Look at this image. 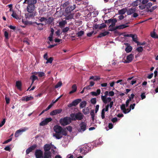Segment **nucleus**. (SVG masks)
Listing matches in <instances>:
<instances>
[{
    "label": "nucleus",
    "mask_w": 158,
    "mask_h": 158,
    "mask_svg": "<svg viewBox=\"0 0 158 158\" xmlns=\"http://www.w3.org/2000/svg\"><path fill=\"white\" fill-rule=\"evenodd\" d=\"M36 15V12H33L26 13L25 15L27 19H29L30 18H34V16Z\"/></svg>",
    "instance_id": "ddd939ff"
},
{
    "label": "nucleus",
    "mask_w": 158,
    "mask_h": 158,
    "mask_svg": "<svg viewBox=\"0 0 158 158\" xmlns=\"http://www.w3.org/2000/svg\"><path fill=\"white\" fill-rule=\"evenodd\" d=\"M62 85V82L60 81L55 86V88L56 89L61 86Z\"/></svg>",
    "instance_id": "a18cd8bd"
},
{
    "label": "nucleus",
    "mask_w": 158,
    "mask_h": 158,
    "mask_svg": "<svg viewBox=\"0 0 158 158\" xmlns=\"http://www.w3.org/2000/svg\"><path fill=\"white\" fill-rule=\"evenodd\" d=\"M30 79H31L32 81L31 84V85L35 81L38 79V77L36 76L35 75H33L31 77Z\"/></svg>",
    "instance_id": "c756f323"
},
{
    "label": "nucleus",
    "mask_w": 158,
    "mask_h": 158,
    "mask_svg": "<svg viewBox=\"0 0 158 158\" xmlns=\"http://www.w3.org/2000/svg\"><path fill=\"white\" fill-rule=\"evenodd\" d=\"M39 18H40V17H39ZM39 21L41 22H42L44 21H46V20H47V19L45 17H41L40 19H39Z\"/></svg>",
    "instance_id": "13d9d810"
},
{
    "label": "nucleus",
    "mask_w": 158,
    "mask_h": 158,
    "mask_svg": "<svg viewBox=\"0 0 158 158\" xmlns=\"http://www.w3.org/2000/svg\"><path fill=\"white\" fill-rule=\"evenodd\" d=\"M11 16L14 18H15L17 19H19V17L18 15L15 13H14V11L13 12V13L11 15Z\"/></svg>",
    "instance_id": "ea45409f"
},
{
    "label": "nucleus",
    "mask_w": 158,
    "mask_h": 158,
    "mask_svg": "<svg viewBox=\"0 0 158 158\" xmlns=\"http://www.w3.org/2000/svg\"><path fill=\"white\" fill-rule=\"evenodd\" d=\"M44 149L45 152H50L49 150L51 149L50 145L48 144H46L44 146Z\"/></svg>",
    "instance_id": "4be33fe9"
},
{
    "label": "nucleus",
    "mask_w": 158,
    "mask_h": 158,
    "mask_svg": "<svg viewBox=\"0 0 158 158\" xmlns=\"http://www.w3.org/2000/svg\"><path fill=\"white\" fill-rule=\"evenodd\" d=\"M127 12V9L126 8H123L118 11L119 14L123 15L126 12Z\"/></svg>",
    "instance_id": "bb28decb"
},
{
    "label": "nucleus",
    "mask_w": 158,
    "mask_h": 158,
    "mask_svg": "<svg viewBox=\"0 0 158 158\" xmlns=\"http://www.w3.org/2000/svg\"><path fill=\"white\" fill-rule=\"evenodd\" d=\"M36 74H38L40 77H42L45 76V73L43 72H39L36 73Z\"/></svg>",
    "instance_id": "c9c22d12"
},
{
    "label": "nucleus",
    "mask_w": 158,
    "mask_h": 158,
    "mask_svg": "<svg viewBox=\"0 0 158 158\" xmlns=\"http://www.w3.org/2000/svg\"><path fill=\"white\" fill-rule=\"evenodd\" d=\"M11 145H10L9 146H7L6 147H5L4 148V150L10 152V146Z\"/></svg>",
    "instance_id": "680f3d73"
},
{
    "label": "nucleus",
    "mask_w": 158,
    "mask_h": 158,
    "mask_svg": "<svg viewBox=\"0 0 158 158\" xmlns=\"http://www.w3.org/2000/svg\"><path fill=\"white\" fill-rule=\"evenodd\" d=\"M64 16L66 20H71L73 18L74 14H65Z\"/></svg>",
    "instance_id": "a211bd4d"
},
{
    "label": "nucleus",
    "mask_w": 158,
    "mask_h": 158,
    "mask_svg": "<svg viewBox=\"0 0 158 158\" xmlns=\"http://www.w3.org/2000/svg\"><path fill=\"white\" fill-rule=\"evenodd\" d=\"M126 105L124 104H122L120 106V108L124 114H127L130 112L131 111V108L126 109Z\"/></svg>",
    "instance_id": "9b49d317"
},
{
    "label": "nucleus",
    "mask_w": 158,
    "mask_h": 158,
    "mask_svg": "<svg viewBox=\"0 0 158 158\" xmlns=\"http://www.w3.org/2000/svg\"><path fill=\"white\" fill-rule=\"evenodd\" d=\"M76 8V5L69 6L67 7L65 10V13L70 14H71V12Z\"/></svg>",
    "instance_id": "39448f33"
},
{
    "label": "nucleus",
    "mask_w": 158,
    "mask_h": 158,
    "mask_svg": "<svg viewBox=\"0 0 158 158\" xmlns=\"http://www.w3.org/2000/svg\"><path fill=\"white\" fill-rule=\"evenodd\" d=\"M69 30V28L68 27H66L62 29V31L64 33L68 32Z\"/></svg>",
    "instance_id": "3c124183"
},
{
    "label": "nucleus",
    "mask_w": 158,
    "mask_h": 158,
    "mask_svg": "<svg viewBox=\"0 0 158 158\" xmlns=\"http://www.w3.org/2000/svg\"><path fill=\"white\" fill-rule=\"evenodd\" d=\"M131 96V97H129V99L127 100L126 102V106L127 107L128 106L130 102L131 101L132 99L134 98L135 95L134 94H132Z\"/></svg>",
    "instance_id": "412c9836"
},
{
    "label": "nucleus",
    "mask_w": 158,
    "mask_h": 158,
    "mask_svg": "<svg viewBox=\"0 0 158 158\" xmlns=\"http://www.w3.org/2000/svg\"><path fill=\"white\" fill-rule=\"evenodd\" d=\"M67 23V22L66 20H63L59 22V25L60 27H64Z\"/></svg>",
    "instance_id": "2f4dec72"
},
{
    "label": "nucleus",
    "mask_w": 158,
    "mask_h": 158,
    "mask_svg": "<svg viewBox=\"0 0 158 158\" xmlns=\"http://www.w3.org/2000/svg\"><path fill=\"white\" fill-rule=\"evenodd\" d=\"M80 127L78 131L82 133L86 129V124L84 122H81L80 124Z\"/></svg>",
    "instance_id": "0eeeda50"
},
{
    "label": "nucleus",
    "mask_w": 158,
    "mask_h": 158,
    "mask_svg": "<svg viewBox=\"0 0 158 158\" xmlns=\"http://www.w3.org/2000/svg\"><path fill=\"white\" fill-rule=\"evenodd\" d=\"M136 11V9L135 8L129 9L128 10H127V14L128 15H130L133 14Z\"/></svg>",
    "instance_id": "6ab92c4d"
},
{
    "label": "nucleus",
    "mask_w": 158,
    "mask_h": 158,
    "mask_svg": "<svg viewBox=\"0 0 158 158\" xmlns=\"http://www.w3.org/2000/svg\"><path fill=\"white\" fill-rule=\"evenodd\" d=\"M55 133L53 134V136L57 139H60L62 137V135L66 136L67 133L65 129H64L60 126L56 125L53 127Z\"/></svg>",
    "instance_id": "f257e3e1"
},
{
    "label": "nucleus",
    "mask_w": 158,
    "mask_h": 158,
    "mask_svg": "<svg viewBox=\"0 0 158 158\" xmlns=\"http://www.w3.org/2000/svg\"><path fill=\"white\" fill-rule=\"evenodd\" d=\"M35 155L36 158H42L43 157V152L40 149H37L35 152Z\"/></svg>",
    "instance_id": "6e6552de"
},
{
    "label": "nucleus",
    "mask_w": 158,
    "mask_h": 158,
    "mask_svg": "<svg viewBox=\"0 0 158 158\" xmlns=\"http://www.w3.org/2000/svg\"><path fill=\"white\" fill-rule=\"evenodd\" d=\"M84 34V31H80L78 32L77 33V35L78 37H80L82 36Z\"/></svg>",
    "instance_id": "c03bdc74"
},
{
    "label": "nucleus",
    "mask_w": 158,
    "mask_h": 158,
    "mask_svg": "<svg viewBox=\"0 0 158 158\" xmlns=\"http://www.w3.org/2000/svg\"><path fill=\"white\" fill-rule=\"evenodd\" d=\"M100 77L98 76H91L90 78L89 79L90 80H93L94 81H97L98 80H100Z\"/></svg>",
    "instance_id": "c85d7f7f"
},
{
    "label": "nucleus",
    "mask_w": 158,
    "mask_h": 158,
    "mask_svg": "<svg viewBox=\"0 0 158 158\" xmlns=\"http://www.w3.org/2000/svg\"><path fill=\"white\" fill-rule=\"evenodd\" d=\"M151 36L154 38H158V35L156 34L155 32L154 31L151 33Z\"/></svg>",
    "instance_id": "58836bf2"
},
{
    "label": "nucleus",
    "mask_w": 158,
    "mask_h": 158,
    "mask_svg": "<svg viewBox=\"0 0 158 158\" xmlns=\"http://www.w3.org/2000/svg\"><path fill=\"white\" fill-rule=\"evenodd\" d=\"M62 111V109H56L51 111L50 114L52 116L61 113Z\"/></svg>",
    "instance_id": "2eb2a0df"
},
{
    "label": "nucleus",
    "mask_w": 158,
    "mask_h": 158,
    "mask_svg": "<svg viewBox=\"0 0 158 158\" xmlns=\"http://www.w3.org/2000/svg\"><path fill=\"white\" fill-rule=\"evenodd\" d=\"M117 29H119V26H116L115 27H111V28H110L109 29V31H115V33H116V32L117 31H115V30H116Z\"/></svg>",
    "instance_id": "72a5a7b5"
},
{
    "label": "nucleus",
    "mask_w": 158,
    "mask_h": 158,
    "mask_svg": "<svg viewBox=\"0 0 158 158\" xmlns=\"http://www.w3.org/2000/svg\"><path fill=\"white\" fill-rule=\"evenodd\" d=\"M66 129L71 132L72 131V128L71 126H69L66 127Z\"/></svg>",
    "instance_id": "774afa93"
},
{
    "label": "nucleus",
    "mask_w": 158,
    "mask_h": 158,
    "mask_svg": "<svg viewBox=\"0 0 158 158\" xmlns=\"http://www.w3.org/2000/svg\"><path fill=\"white\" fill-rule=\"evenodd\" d=\"M23 23L25 25H28V24H32V22H28V21H23Z\"/></svg>",
    "instance_id": "052dcab7"
},
{
    "label": "nucleus",
    "mask_w": 158,
    "mask_h": 158,
    "mask_svg": "<svg viewBox=\"0 0 158 158\" xmlns=\"http://www.w3.org/2000/svg\"><path fill=\"white\" fill-rule=\"evenodd\" d=\"M16 85L18 89L21 90L22 83L20 81H17L16 83Z\"/></svg>",
    "instance_id": "a878e982"
},
{
    "label": "nucleus",
    "mask_w": 158,
    "mask_h": 158,
    "mask_svg": "<svg viewBox=\"0 0 158 158\" xmlns=\"http://www.w3.org/2000/svg\"><path fill=\"white\" fill-rule=\"evenodd\" d=\"M51 118H47L41 122L40 123V125L44 126L47 125L48 123L52 121Z\"/></svg>",
    "instance_id": "1a4fd4ad"
},
{
    "label": "nucleus",
    "mask_w": 158,
    "mask_h": 158,
    "mask_svg": "<svg viewBox=\"0 0 158 158\" xmlns=\"http://www.w3.org/2000/svg\"><path fill=\"white\" fill-rule=\"evenodd\" d=\"M136 50L139 52H141L143 50V48L142 47H139L137 48L136 49Z\"/></svg>",
    "instance_id": "5fc2aeb1"
},
{
    "label": "nucleus",
    "mask_w": 158,
    "mask_h": 158,
    "mask_svg": "<svg viewBox=\"0 0 158 158\" xmlns=\"http://www.w3.org/2000/svg\"><path fill=\"white\" fill-rule=\"evenodd\" d=\"M60 122L62 126L67 125L71 123V118L67 116L63 118H61L60 120Z\"/></svg>",
    "instance_id": "f03ea898"
},
{
    "label": "nucleus",
    "mask_w": 158,
    "mask_h": 158,
    "mask_svg": "<svg viewBox=\"0 0 158 158\" xmlns=\"http://www.w3.org/2000/svg\"><path fill=\"white\" fill-rule=\"evenodd\" d=\"M6 122V119L4 118L3 120L0 123V127H2L5 124Z\"/></svg>",
    "instance_id": "e2e57ef3"
},
{
    "label": "nucleus",
    "mask_w": 158,
    "mask_h": 158,
    "mask_svg": "<svg viewBox=\"0 0 158 158\" xmlns=\"http://www.w3.org/2000/svg\"><path fill=\"white\" fill-rule=\"evenodd\" d=\"M140 96L141 98V99L142 100L145 98H146L145 93H142L140 95Z\"/></svg>",
    "instance_id": "0e129e2a"
},
{
    "label": "nucleus",
    "mask_w": 158,
    "mask_h": 158,
    "mask_svg": "<svg viewBox=\"0 0 158 158\" xmlns=\"http://www.w3.org/2000/svg\"><path fill=\"white\" fill-rule=\"evenodd\" d=\"M72 90H73L76 91L77 90V86L76 85L73 84L72 87Z\"/></svg>",
    "instance_id": "338daca9"
},
{
    "label": "nucleus",
    "mask_w": 158,
    "mask_h": 158,
    "mask_svg": "<svg viewBox=\"0 0 158 158\" xmlns=\"http://www.w3.org/2000/svg\"><path fill=\"white\" fill-rule=\"evenodd\" d=\"M54 19L53 17H49L46 20V23L48 24H50L51 23L54 21Z\"/></svg>",
    "instance_id": "cd10ccee"
},
{
    "label": "nucleus",
    "mask_w": 158,
    "mask_h": 158,
    "mask_svg": "<svg viewBox=\"0 0 158 158\" xmlns=\"http://www.w3.org/2000/svg\"><path fill=\"white\" fill-rule=\"evenodd\" d=\"M42 158H52V153L50 152H44Z\"/></svg>",
    "instance_id": "aec40b11"
},
{
    "label": "nucleus",
    "mask_w": 158,
    "mask_h": 158,
    "mask_svg": "<svg viewBox=\"0 0 158 158\" xmlns=\"http://www.w3.org/2000/svg\"><path fill=\"white\" fill-rule=\"evenodd\" d=\"M44 24L42 23H40V24H39V26H38L37 28L39 30H41L43 29V26Z\"/></svg>",
    "instance_id": "603ef678"
},
{
    "label": "nucleus",
    "mask_w": 158,
    "mask_h": 158,
    "mask_svg": "<svg viewBox=\"0 0 158 158\" xmlns=\"http://www.w3.org/2000/svg\"><path fill=\"white\" fill-rule=\"evenodd\" d=\"M75 114L76 120H81L83 118L84 116L81 112H78Z\"/></svg>",
    "instance_id": "dca6fc26"
},
{
    "label": "nucleus",
    "mask_w": 158,
    "mask_h": 158,
    "mask_svg": "<svg viewBox=\"0 0 158 158\" xmlns=\"http://www.w3.org/2000/svg\"><path fill=\"white\" fill-rule=\"evenodd\" d=\"M152 3L151 2H150L147 3L146 5H145V6L146 7L147 9H148L152 6Z\"/></svg>",
    "instance_id": "864d4df0"
},
{
    "label": "nucleus",
    "mask_w": 158,
    "mask_h": 158,
    "mask_svg": "<svg viewBox=\"0 0 158 158\" xmlns=\"http://www.w3.org/2000/svg\"><path fill=\"white\" fill-rule=\"evenodd\" d=\"M134 55L132 54H130L127 56V60H126L125 62L126 63H129L132 61Z\"/></svg>",
    "instance_id": "f3484780"
},
{
    "label": "nucleus",
    "mask_w": 158,
    "mask_h": 158,
    "mask_svg": "<svg viewBox=\"0 0 158 158\" xmlns=\"http://www.w3.org/2000/svg\"><path fill=\"white\" fill-rule=\"evenodd\" d=\"M69 1H67L63 3L61 6L63 7H65L68 6L69 5Z\"/></svg>",
    "instance_id": "8fccbe9b"
},
{
    "label": "nucleus",
    "mask_w": 158,
    "mask_h": 158,
    "mask_svg": "<svg viewBox=\"0 0 158 158\" xmlns=\"http://www.w3.org/2000/svg\"><path fill=\"white\" fill-rule=\"evenodd\" d=\"M106 26V24H105L104 23H102L100 24V26H99V29H102V28H105Z\"/></svg>",
    "instance_id": "09e8293b"
},
{
    "label": "nucleus",
    "mask_w": 158,
    "mask_h": 158,
    "mask_svg": "<svg viewBox=\"0 0 158 158\" xmlns=\"http://www.w3.org/2000/svg\"><path fill=\"white\" fill-rule=\"evenodd\" d=\"M33 98L32 96H29V97L27 96L25 98V100L26 101H29L32 100V99H33Z\"/></svg>",
    "instance_id": "6e6d98bb"
},
{
    "label": "nucleus",
    "mask_w": 158,
    "mask_h": 158,
    "mask_svg": "<svg viewBox=\"0 0 158 158\" xmlns=\"http://www.w3.org/2000/svg\"><path fill=\"white\" fill-rule=\"evenodd\" d=\"M62 96L63 95H60V97H59L58 98H57L55 101L53 100L52 101V104H53L56 103Z\"/></svg>",
    "instance_id": "bf43d9fd"
},
{
    "label": "nucleus",
    "mask_w": 158,
    "mask_h": 158,
    "mask_svg": "<svg viewBox=\"0 0 158 158\" xmlns=\"http://www.w3.org/2000/svg\"><path fill=\"white\" fill-rule=\"evenodd\" d=\"M131 37L133 41L137 43V45L139 44V43H140V42L137 41V36L136 35H133L131 36Z\"/></svg>",
    "instance_id": "b1692460"
},
{
    "label": "nucleus",
    "mask_w": 158,
    "mask_h": 158,
    "mask_svg": "<svg viewBox=\"0 0 158 158\" xmlns=\"http://www.w3.org/2000/svg\"><path fill=\"white\" fill-rule=\"evenodd\" d=\"M81 101V99H76L71 103L68 105V106L69 107H71L73 106H76Z\"/></svg>",
    "instance_id": "423d86ee"
},
{
    "label": "nucleus",
    "mask_w": 158,
    "mask_h": 158,
    "mask_svg": "<svg viewBox=\"0 0 158 158\" xmlns=\"http://www.w3.org/2000/svg\"><path fill=\"white\" fill-rule=\"evenodd\" d=\"M105 108H104L102 109V112H101V118L102 119H104L105 117Z\"/></svg>",
    "instance_id": "a19ab883"
},
{
    "label": "nucleus",
    "mask_w": 158,
    "mask_h": 158,
    "mask_svg": "<svg viewBox=\"0 0 158 158\" xmlns=\"http://www.w3.org/2000/svg\"><path fill=\"white\" fill-rule=\"evenodd\" d=\"M117 29H119V26H116L115 27H111V28H110L109 29V31H115V33H116V32L117 31H115V30H116Z\"/></svg>",
    "instance_id": "f704fd0d"
},
{
    "label": "nucleus",
    "mask_w": 158,
    "mask_h": 158,
    "mask_svg": "<svg viewBox=\"0 0 158 158\" xmlns=\"http://www.w3.org/2000/svg\"><path fill=\"white\" fill-rule=\"evenodd\" d=\"M53 60V57H50L49 58H47V59L46 60L47 61L46 62V63L47 64L48 63H51L52 62V61Z\"/></svg>",
    "instance_id": "37998d69"
},
{
    "label": "nucleus",
    "mask_w": 158,
    "mask_h": 158,
    "mask_svg": "<svg viewBox=\"0 0 158 158\" xmlns=\"http://www.w3.org/2000/svg\"><path fill=\"white\" fill-rule=\"evenodd\" d=\"M128 26V25H126L125 24H122L119 26V29H123Z\"/></svg>",
    "instance_id": "49530a36"
},
{
    "label": "nucleus",
    "mask_w": 158,
    "mask_h": 158,
    "mask_svg": "<svg viewBox=\"0 0 158 158\" xmlns=\"http://www.w3.org/2000/svg\"><path fill=\"white\" fill-rule=\"evenodd\" d=\"M35 8V5H28L27 8V10L28 12L31 13L36 12L34 11Z\"/></svg>",
    "instance_id": "f8f14e48"
},
{
    "label": "nucleus",
    "mask_w": 158,
    "mask_h": 158,
    "mask_svg": "<svg viewBox=\"0 0 158 158\" xmlns=\"http://www.w3.org/2000/svg\"><path fill=\"white\" fill-rule=\"evenodd\" d=\"M113 19H108V20H106L105 21V23H110L112 21Z\"/></svg>",
    "instance_id": "69168bd1"
},
{
    "label": "nucleus",
    "mask_w": 158,
    "mask_h": 158,
    "mask_svg": "<svg viewBox=\"0 0 158 158\" xmlns=\"http://www.w3.org/2000/svg\"><path fill=\"white\" fill-rule=\"evenodd\" d=\"M27 129L28 128L27 127H25L23 129H20L17 130L15 133V136L16 137H18L19 135L21 134V133L26 131Z\"/></svg>",
    "instance_id": "9d476101"
},
{
    "label": "nucleus",
    "mask_w": 158,
    "mask_h": 158,
    "mask_svg": "<svg viewBox=\"0 0 158 158\" xmlns=\"http://www.w3.org/2000/svg\"><path fill=\"white\" fill-rule=\"evenodd\" d=\"M138 1L136 0L133 2L131 4V6L134 7L137 6L138 5Z\"/></svg>",
    "instance_id": "79ce46f5"
},
{
    "label": "nucleus",
    "mask_w": 158,
    "mask_h": 158,
    "mask_svg": "<svg viewBox=\"0 0 158 158\" xmlns=\"http://www.w3.org/2000/svg\"><path fill=\"white\" fill-rule=\"evenodd\" d=\"M132 50V47L129 45L127 46V47L125 48V50L126 52L127 53L131 52Z\"/></svg>",
    "instance_id": "473e14b6"
},
{
    "label": "nucleus",
    "mask_w": 158,
    "mask_h": 158,
    "mask_svg": "<svg viewBox=\"0 0 158 158\" xmlns=\"http://www.w3.org/2000/svg\"><path fill=\"white\" fill-rule=\"evenodd\" d=\"M91 103L94 105L95 104L96 102V98H93L90 100Z\"/></svg>",
    "instance_id": "de8ad7c7"
},
{
    "label": "nucleus",
    "mask_w": 158,
    "mask_h": 158,
    "mask_svg": "<svg viewBox=\"0 0 158 158\" xmlns=\"http://www.w3.org/2000/svg\"><path fill=\"white\" fill-rule=\"evenodd\" d=\"M82 112L85 114H88L89 113V110L88 108L87 107L85 109H83Z\"/></svg>",
    "instance_id": "4c0bfd02"
},
{
    "label": "nucleus",
    "mask_w": 158,
    "mask_h": 158,
    "mask_svg": "<svg viewBox=\"0 0 158 158\" xmlns=\"http://www.w3.org/2000/svg\"><path fill=\"white\" fill-rule=\"evenodd\" d=\"M5 99L6 101V103L7 104H8L10 103V98L7 97L6 95L5 96Z\"/></svg>",
    "instance_id": "4d7b16f0"
},
{
    "label": "nucleus",
    "mask_w": 158,
    "mask_h": 158,
    "mask_svg": "<svg viewBox=\"0 0 158 158\" xmlns=\"http://www.w3.org/2000/svg\"><path fill=\"white\" fill-rule=\"evenodd\" d=\"M37 0H28L27 2V4L28 5H34L36 3Z\"/></svg>",
    "instance_id": "393cba45"
},
{
    "label": "nucleus",
    "mask_w": 158,
    "mask_h": 158,
    "mask_svg": "<svg viewBox=\"0 0 158 158\" xmlns=\"http://www.w3.org/2000/svg\"><path fill=\"white\" fill-rule=\"evenodd\" d=\"M87 102L85 101H83L81 102L80 104V108H83L85 107L86 105Z\"/></svg>",
    "instance_id": "7c9ffc66"
},
{
    "label": "nucleus",
    "mask_w": 158,
    "mask_h": 158,
    "mask_svg": "<svg viewBox=\"0 0 158 158\" xmlns=\"http://www.w3.org/2000/svg\"><path fill=\"white\" fill-rule=\"evenodd\" d=\"M109 93L108 91H106L105 93V95H102L101 98L102 100L104 103L106 104L108 102H110L111 101V98L110 97H108L107 98V96Z\"/></svg>",
    "instance_id": "7ed1b4c3"
},
{
    "label": "nucleus",
    "mask_w": 158,
    "mask_h": 158,
    "mask_svg": "<svg viewBox=\"0 0 158 158\" xmlns=\"http://www.w3.org/2000/svg\"><path fill=\"white\" fill-rule=\"evenodd\" d=\"M37 145L36 144L33 145L29 147L26 150V154H28L30 152H31L33 150H35V149L36 148Z\"/></svg>",
    "instance_id": "4468645a"
},
{
    "label": "nucleus",
    "mask_w": 158,
    "mask_h": 158,
    "mask_svg": "<svg viewBox=\"0 0 158 158\" xmlns=\"http://www.w3.org/2000/svg\"><path fill=\"white\" fill-rule=\"evenodd\" d=\"M117 22V20L116 18L113 19L109 27V28L114 27L116 23Z\"/></svg>",
    "instance_id": "5701e85b"
},
{
    "label": "nucleus",
    "mask_w": 158,
    "mask_h": 158,
    "mask_svg": "<svg viewBox=\"0 0 158 158\" xmlns=\"http://www.w3.org/2000/svg\"><path fill=\"white\" fill-rule=\"evenodd\" d=\"M89 147L87 145H85L80 150V152L85 155L89 152Z\"/></svg>",
    "instance_id": "20e7f679"
},
{
    "label": "nucleus",
    "mask_w": 158,
    "mask_h": 158,
    "mask_svg": "<svg viewBox=\"0 0 158 158\" xmlns=\"http://www.w3.org/2000/svg\"><path fill=\"white\" fill-rule=\"evenodd\" d=\"M71 121H76V114L74 113H72L70 115Z\"/></svg>",
    "instance_id": "e433bc0d"
}]
</instances>
